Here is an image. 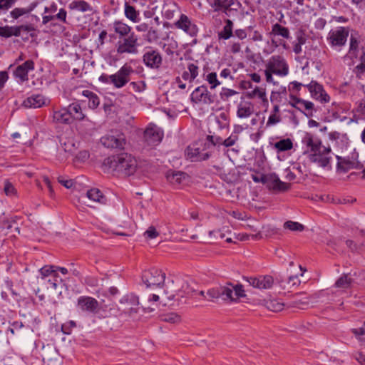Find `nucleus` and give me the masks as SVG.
<instances>
[{
	"label": "nucleus",
	"instance_id": "obj_30",
	"mask_svg": "<svg viewBox=\"0 0 365 365\" xmlns=\"http://www.w3.org/2000/svg\"><path fill=\"white\" fill-rule=\"evenodd\" d=\"M36 7V4H31L28 7H16L10 11V16L13 19H18L24 15L30 14Z\"/></svg>",
	"mask_w": 365,
	"mask_h": 365
},
{
	"label": "nucleus",
	"instance_id": "obj_33",
	"mask_svg": "<svg viewBox=\"0 0 365 365\" xmlns=\"http://www.w3.org/2000/svg\"><path fill=\"white\" fill-rule=\"evenodd\" d=\"M82 95L88 99V107L91 109L96 108L100 104V98L95 93L85 90L82 92Z\"/></svg>",
	"mask_w": 365,
	"mask_h": 365
},
{
	"label": "nucleus",
	"instance_id": "obj_55",
	"mask_svg": "<svg viewBox=\"0 0 365 365\" xmlns=\"http://www.w3.org/2000/svg\"><path fill=\"white\" fill-rule=\"evenodd\" d=\"M161 319L170 323H177L180 320V317L175 313H169L162 316Z\"/></svg>",
	"mask_w": 365,
	"mask_h": 365
},
{
	"label": "nucleus",
	"instance_id": "obj_51",
	"mask_svg": "<svg viewBox=\"0 0 365 365\" xmlns=\"http://www.w3.org/2000/svg\"><path fill=\"white\" fill-rule=\"evenodd\" d=\"M53 18V21L55 20L58 21L63 24H67V11L61 8L59 9L58 12L55 15H51Z\"/></svg>",
	"mask_w": 365,
	"mask_h": 365
},
{
	"label": "nucleus",
	"instance_id": "obj_29",
	"mask_svg": "<svg viewBox=\"0 0 365 365\" xmlns=\"http://www.w3.org/2000/svg\"><path fill=\"white\" fill-rule=\"evenodd\" d=\"M70 116L71 118V120L75 119L78 120H81L84 119L85 115L82 112L81 107L79 104L76 103H73L70 104L67 107Z\"/></svg>",
	"mask_w": 365,
	"mask_h": 365
},
{
	"label": "nucleus",
	"instance_id": "obj_8",
	"mask_svg": "<svg viewBox=\"0 0 365 365\" xmlns=\"http://www.w3.org/2000/svg\"><path fill=\"white\" fill-rule=\"evenodd\" d=\"M142 61L147 68L158 70L163 64V56L158 49L147 47L143 54Z\"/></svg>",
	"mask_w": 365,
	"mask_h": 365
},
{
	"label": "nucleus",
	"instance_id": "obj_46",
	"mask_svg": "<svg viewBox=\"0 0 365 365\" xmlns=\"http://www.w3.org/2000/svg\"><path fill=\"white\" fill-rule=\"evenodd\" d=\"M43 281L45 284H48L47 288H51L53 290H56L59 283L63 282V279L59 277L58 274H56V277H48L46 280Z\"/></svg>",
	"mask_w": 365,
	"mask_h": 365
},
{
	"label": "nucleus",
	"instance_id": "obj_7",
	"mask_svg": "<svg viewBox=\"0 0 365 365\" xmlns=\"http://www.w3.org/2000/svg\"><path fill=\"white\" fill-rule=\"evenodd\" d=\"M138 38L132 32L128 36L120 39L116 45V52L119 55L137 54L138 53Z\"/></svg>",
	"mask_w": 365,
	"mask_h": 365
},
{
	"label": "nucleus",
	"instance_id": "obj_59",
	"mask_svg": "<svg viewBox=\"0 0 365 365\" xmlns=\"http://www.w3.org/2000/svg\"><path fill=\"white\" fill-rule=\"evenodd\" d=\"M187 71L190 76L195 80L198 76L199 68L195 63H190L187 65Z\"/></svg>",
	"mask_w": 365,
	"mask_h": 365
},
{
	"label": "nucleus",
	"instance_id": "obj_43",
	"mask_svg": "<svg viewBox=\"0 0 365 365\" xmlns=\"http://www.w3.org/2000/svg\"><path fill=\"white\" fill-rule=\"evenodd\" d=\"M192 284H193L192 282L190 283L187 280H185L182 284L180 289L178 291V294L182 297L192 295L195 291Z\"/></svg>",
	"mask_w": 365,
	"mask_h": 365
},
{
	"label": "nucleus",
	"instance_id": "obj_3",
	"mask_svg": "<svg viewBox=\"0 0 365 365\" xmlns=\"http://www.w3.org/2000/svg\"><path fill=\"white\" fill-rule=\"evenodd\" d=\"M207 294L211 299L221 298L225 301H237L245 295L242 285L232 283H227L225 285L210 289L207 291Z\"/></svg>",
	"mask_w": 365,
	"mask_h": 365
},
{
	"label": "nucleus",
	"instance_id": "obj_18",
	"mask_svg": "<svg viewBox=\"0 0 365 365\" xmlns=\"http://www.w3.org/2000/svg\"><path fill=\"white\" fill-rule=\"evenodd\" d=\"M33 30L30 25H20L15 26H0V36L9 38L11 36H20L22 31L29 32Z\"/></svg>",
	"mask_w": 365,
	"mask_h": 365
},
{
	"label": "nucleus",
	"instance_id": "obj_32",
	"mask_svg": "<svg viewBox=\"0 0 365 365\" xmlns=\"http://www.w3.org/2000/svg\"><path fill=\"white\" fill-rule=\"evenodd\" d=\"M225 26L222 31L218 33L219 38L229 39L233 35V22L230 19H226L225 21Z\"/></svg>",
	"mask_w": 365,
	"mask_h": 365
},
{
	"label": "nucleus",
	"instance_id": "obj_15",
	"mask_svg": "<svg viewBox=\"0 0 365 365\" xmlns=\"http://www.w3.org/2000/svg\"><path fill=\"white\" fill-rule=\"evenodd\" d=\"M311 96L319 101L322 103H327L330 100V97L325 92L322 85L319 84L317 81H312L309 84H306Z\"/></svg>",
	"mask_w": 365,
	"mask_h": 365
},
{
	"label": "nucleus",
	"instance_id": "obj_20",
	"mask_svg": "<svg viewBox=\"0 0 365 365\" xmlns=\"http://www.w3.org/2000/svg\"><path fill=\"white\" fill-rule=\"evenodd\" d=\"M264 184L269 188L274 190L285 191L289 188V185L282 182L274 173L266 175Z\"/></svg>",
	"mask_w": 365,
	"mask_h": 365
},
{
	"label": "nucleus",
	"instance_id": "obj_50",
	"mask_svg": "<svg viewBox=\"0 0 365 365\" xmlns=\"http://www.w3.org/2000/svg\"><path fill=\"white\" fill-rule=\"evenodd\" d=\"M284 227L285 229H288L291 231H303L304 229V226L302 224H300L297 222H293V221H287L284 224Z\"/></svg>",
	"mask_w": 365,
	"mask_h": 365
},
{
	"label": "nucleus",
	"instance_id": "obj_6",
	"mask_svg": "<svg viewBox=\"0 0 365 365\" xmlns=\"http://www.w3.org/2000/svg\"><path fill=\"white\" fill-rule=\"evenodd\" d=\"M349 34L348 27L339 26L329 32L327 41L332 49L339 51L346 45Z\"/></svg>",
	"mask_w": 365,
	"mask_h": 365
},
{
	"label": "nucleus",
	"instance_id": "obj_61",
	"mask_svg": "<svg viewBox=\"0 0 365 365\" xmlns=\"http://www.w3.org/2000/svg\"><path fill=\"white\" fill-rule=\"evenodd\" d=\"M281 121L279 114L271 113L267 122V126L275 125Z\"/></svg>",
	"mask_w": 365,
	"mask_h": 365
},
{
	"label": "nucleus",
	"instance_id": "obj_52",
	"mask_svg": "<svg viewBox=\"0 0 365 365\" xmlns=\"http://www.w3.org/2000/svg\"><path fill=\"white\" fill-rule=\"evenodd\" d=\"M237 93H238L235 90L227 88H222V91L220 93V98L223 101H228V99L230 97H232Z\"/></svg>",
	"mask_w": 365,
	"mask_h": 365
},
{
	"label": "nucleus",
	"instance_id": "obj_54",
	"mask_svg": "<svg viewBox=\"0 0 365 365\" xmlns=\"http://www.w3.org/2000/svg\"><path fill=\"white\" fill-rule=\"evenodd\" d=\"M4 191L7 196H14L16 193V190L9 181L4 182Z\"/></svg>",
	"mask_w": 365,
	"mask_h": 365
},
{
	"label": "nucleus",
	"instance_id": "obj_42",
	"mask_svg": "<svg viewBox=\"0 0 365 365\" xmlns=\"http://www.w3.org/2000/svg\"><path fill=\"white\" fill-rule=\"evenodd\" d=\"M337 158V168L343 170L344 172L347 171L348 170L354 168V163L350 161L349 160L340 157L339 155L336 156Z\"/></svg>",
	"mask_w": 365,
	"mask_h": 365
},
{
	"label": "nucleus",
	"instance_id": "obj_11",
	"mask_svg": "<svg viewBox=\"0 0 365 365\" xmlns=\"http://www.w3.org/2000/svg\"><path fill=\"white\" fill-rule=\"evenodd\" d=\"M101 142L103 146L108 148L122 149L125 144V138L123 133L118 131H111L103 136L101 138Z\"/></svg>",
	"mask_w": 365,
	"mask_h": 365
},
{
	"label": "nucleus",
	"instance_id": "obj_31",
	"mask_svg": "<svg viewBox=\"0 0 365 365\" xmlns=\"http://www.w3.org/2000/svg\"><path fill=\"white\" fill-rule=\"evenodd\" d=\"M185 177L186 174L180 171L169 170L166 173L167 180L173 185L180 184Z\"/></svg>",
	"mask_w": 365,
	"mask_h": 365
},
{
	"label": "nucleus",
	"instance_id": "obj_10",
	"mask_svg": "<svg viewBox=\"0 0 365 365\" xmlns=\"http://www.w3.org/2000/svg\"><path fill=\"white\" fill-rule=\"evenodd\" d=\"M165 274L155 268L145 271L142 279L147 287H158L164 284Z\"/></svg>",
	"mask_w": 365,
	"mask_h": 365
},
{
	"label": "nucleus",
	"instance_id": "obj_36",
	"mask_svg": "<svg viewBox=\"0 0 365 365\" xmlns=\"http://www.w3.org/2000/svg\"><path fill=\"white\" fill-rule=\"evenodd\" d=\"M69 8L81 12L91 11L92 10L90 4L83 0L72 1L69 4Z\"/></svg>",
	"mask_w": 365,
	"mask_h": 365
},
{
	"label": "nucleus",
	"instance_id": "obj_28",
	"mask_svg": "<svg viewBox=\"0 0 365 365\" xmlns=\"http://www.w3.org/2000/svg\"><path fill=\"white\" fill-rule=\"evenodd\" d=\"M113 30L120 36L126 37L131 33L132 28L121 21H115L113 23Z\"/></svg>",
	"mask_w": 365,
	"mask_h": 365
},
{
	"label": "nucleus",
	"instance_id": "obj_4",
	"mask_svg": "<svg viewBox=\"0 0 365 365\" xmlns=\"http://www.w3.org/2000/svg\"><path fill=\"white\" fill-rule=\"evenodd\" d=\"M288 73L289 66L282 56L274 55L267 60L264 70L267 83H274L273 74L279 76H286Z\"/></svg>",
	"mask_w": 365,
	"mask_h": 365
},
{
	"label": "nucleus",
	"instance_id": "obj_39",
	"mask_svg": "<svg viewBox=\"0 0 365 365\" xmlns=\"http://www.w3.org/2000/svg\"><path fill=\"white\" fill-rule=\"evenodd\" d=\"M300 283L301 281L299 280L297 275L290 276L287 281H279V285L284 289H291L292 287H297L300 284Z\"/></svg>",
	"mask_w": 365,
	"mask_h": 365
},
{
	"label": "nucleus",
	"instance_id": "obj_9",
	"mask_svg": "<svg viewBox=\"0 0 365 365\" xmlns=\"http://www.w3.org/2000/svg\"><path fill=\"white\" fill-rule=\"evenodd\" d=\"M191 100L195 103L211 105L216 101L217 96L209 91L206 86H200L191 93Z\"/></svg>",
	"mask_w": 365,
	"mask_h": 365
},
{
	"label": "nucleus",
	"instance_id": "obj_24",
	"mask_svg": "<svg viewBox=\"0 0 365 365\" xmlns=\"http://www.w3.org/2000/svg\"><path fill=\"white\" fill-rule=\"evenodd\" d=\"M46 104V98L41 94H36L26 98L22 103V106L26 108H38Z\"/></svg>",
	"mask_w": 365,
	"mask_h": 365
},
{
	"label": "nucleus",
	"instance_id": "obj_1",
	"mask_svg": "<svg viewBox=\"0 0 365 365\" xmlns=\"http://www.w3.org/2000/svg\"><path fill=\"white\" fill-rule=\"evenodd\" d=\"M304 154L307 155L309 160L317 163L322 168L330 167L331 150L322 144L321 140L309 133H305L302 139Z\"/></svg>",
	"mask_w": 365,
	"mask_h": 365
},
{
	"label": "nucleus",
	"instance_id": "obj_58",
	"mask_svg": "<svg viewBox=\"0 0 365 365\" xmlns=\"http://www.w3.org/2000/svg\"><path fill=\"white\" fill-rule=\"evenodd\" d=\"M207 4L215 11H220V7L225 3L226 0H206Z\"/></svg>",
	"mask_w": 365,
	"mask_h": 365
},
{
	"label": "nucleus",
	"instance_id": "obj_44",
	"mask_svg": "<svg viewBox=\"0 0 365 365\" xmlns=\"http://www.w3.org/2000/svg\"><path fill=\"white\" fill-rule=\"evenodd\" d=\"M272 34L274 35L281 36L284 38H289V31L287 28L282 26L279 24H274L272 26Z\"/></svg>",
	"mask_w": 365,
	"mask_h": 365
},
{
	"label": "nucleus",
	"instance_id": "obj_25",
	"mask_svg": "<svg viewBox=\"0 0 365 365\" xmlns=\"http://www.w3.org/2000/svg\"><path fill=\"white\" fill-rule=\"evenodd\" d=\"M86 197L91 201L102 205L107 203V198L98 188H91L86 192Z\"/></svg>",
	"mask_w": 365,
	"mask_h": 365
},
{
	"label": "nucleus",
	"instance_id": "obj_37",
	"mask_svg": "<svg viewBox=\"0 0 365 365\" xmlns=\"http://www.w3.org/2000/svg\"><path fill=\"white\" fill-rule=\"evenodd\" d=\"M120 303L123 306V308L130 307L131 306L138 307L139 305V299L135 294H129L123 297L120 300Z\"/></svg>",
	"mask_w": 365,
	"mask_h": 365
},
{
	"label": "nucleus",
	"instance_id": "obj_19",
	"mask_svg": "<svg viewBox=\"0 0 365 365\" xmlns=\"http://www.w3.org/2000/svg\"><path fill=\"white\" fill-rule=\"evenodd\" d=\"M247 281L253 287L259 289H270L274 284L273 277L270 275L259 276L257 277H249L247 279Z\"/></svg>",
	"mask_w": 365,
	"mask_h": 365
},
{
	"label": "nucleus",
	"instance_id": "obj_56",
	"mask_svg": "<svg viewBox=\"0 0 365 365\" xmlns=\"http://www.w3.org/2000/svg\"><path fill=\"white\" fill-rule=\"evenodd\" d=\"M217 121L220 125L221 128H225L229 124V116L225 112H222L217 117Z\"/></svg>",
	"mask_w": 365,
	"mask_h": 365
},
{
	"label": "nucleus",
	"instance_id": "obj_13",
	"mask_svg": "<svg viewBox=\"0 0 365 365\" xmlns=\"http://www.w3.org/2000/svg\"><path fill=\"white\" fill-rule=\"evenodd\" d=\"M185 156L192 162L202 161L208 159L210 156L209 151L204 148L197 146V144L189 145L185 150Z\"/></svg>",
	"mask_w": 365,
	"mask_h": 365
},
{
	"label": "nucleus",
	"instance_id": "obj_27",
	"mask_svg": "<svg viewBox=\"0 0 365 365\" xmlns=\"http://www.w3.org/2000/svg\"><path fill=\"white\" fill-rule=\"evenodd\" d=\"M53 118L55 122L60 123L69 124L72 121L67 108H63L59 110L54 111Z\"/></svg>",
	"mask_w": 365,
	"mask_h": 365
},
{
	"label": "nucleus",
	"instance_id": "obj_53",
	"mask_svg": "<svg viewBox=\"0 0 365 365\" xmlns=\"http://www.w3.org/2000/svg\"><path fill=\"white\" fill-rule=\"evenodd\" d=\"M252 96L257 97L261 99L264 103H267L268 101L266 97V93L264 89L257 87L252 91Z\"/></svg>",
	"mask_w": 365,
	"mask_h": 365
},
{
	"label": "nucleus",
	"instance_id": "obj_16",
	"mask_svg": "<svg viewBox=\"0 0 365 365\" xmlns=\"http://www.w3.org/2000/svg\"><path fill=\"white\" fill-rule=\"evenodd\" d=\"M176 28L182 30L191 36H196L198 29L190 18L185 14H181L179 19L175 23Z\"/></svg>",
	"mask_w": 365,
	"mask_h": 365
},
{
	"label": "nucleus",
	"instance_id": "obj_22",
	"mask_svg": "<svg viewBox=\"0 0 365 365\" xmlns=\"http://www.w3.org/2000/svg\"><path fill=\"white\" fill-rule=\"evenodd\" d=\"M34 69V63L31 60H28L23 64L19 66L14 72L16 78L20 79L21 82L28 81V73Z\"/></svg>",
	"mask_w": 365,
	"mask_h": 365
},
{
	"label": "nucleus",
	"instance_id": "obj_64",
	"mask_svg": "<svg viewBox=\"0 0 365 365\" xmlns=\"http://www.w3.org/2000/svg\"><path fill=\"white\" fill-rule=\"evenodd\" d=\"M360 63L356 66V68L360 69L361 71L365 70V51L363 50L359 53V56Z\"/></svg>",
	"mask_w": 365,
	"mask_h": 365
},
{
	"label": "nucleus",
	"instance_id": "obj_17",
	"mask_svg": "<svg viewBox=\"0 0 365 365\" xmlns=\"http://www.w3.org/2000/svg\"><path fill=\"white\" fill-rule=\"evenodd\" d=\"M364 47L361 43V36L356 32L351 33L349 39V48L347 56L351 59L357 58Z\"/></svg>",
	"mask_w": 365,
	"mask_h": 365
},
{
	"label": "nucleus",
	"instance_id": "obj_49",
	"mask_svg": "<svg viewBox=\"0 0 365 365\" xmlns=\"http://www.w3.org/2000/svg\"><path fill=\"white\" fill-rule=\"evenodd\" d=\"M354 116L359 119H365V99L359 102L354 110Z\"/></svg>",
	"mask_w": 365,
	"mask_h": 365
},
{
	"label": "nucleus",
	"instance_id": "obj_14",
	"mask_svg": "<svg viewBox=\"0 0 365 365\" xmlns=\"http://www.w3.org/2000/svg\"><path fill=\"white\" fill-rule=\"evenodd\" d=\"M163 137L161 130L155 125H150L144 132V140L150 146L158 145Z\"/></svg>",
	"mask_w": 365,
	"mask_h": 365
},
{
	"label": "nucleus",
	"instance_id": "obj_2",
	"mask_svg": "<svg viewBox=\"0 0 365 365\" xmlns=\"http://www.w3.org/2000/svg\"><path fill=\"white\" fill-rule=\"evenodd\" d=\"M103 165L109 172L115 173L118 175L130 176L137 170V160L127 153H120L107 158L103 161Z\"/></svg>",
	"mask_w": 365,
	"mask_h": 365
},
{
	"label": "nucleus",
	"instance_id": "obj_34",
	"mask_svg": "<svg viewBox=\"0 0 365 365\" xmlns=\"http://www.w3.org/2000/svg\"><path fill=\"white\" fill-rule=\"evenodd\" d=\"M307 38L303 33L299 32L297 34L296 40L292 42L293 51L296 54H299L302 53V45L305 44Z\"/></svg>",
	"mask_w": 365,
	"mask_h": 365
},
{
	"label": "nucleus",
	"instance_id": "obj_38",
	"mask_svg": "<svg viewBox=\"0 0 365 365\" xmlns=\"http://www.w3.org/2000/svg\"><path fill=\"white\" fill-rule=\"evenodd\" d=\"M41 280H46L47 278L51 277H56V266L54 265H45L39 269Z\"/></svg>",
	"mask_w": 365,
	"mask_h": 365
},
{
	"label": "nucleus",
	"instance_id": "obj_26",
	"mask_svg": "<svg viewBox=\"0 0 365 365\" xmlns=\"http://www.w3.org/2000/svg\"><path fill=\"white\" fill-rule=\"evenodd\" d=\"M124 14L133 23H138L140 21V11L128 2L124 4Z\"/></svg>",
	"mask_w": 365,
	"mask_h": 365
},
{
	"label": "nucleus",
	"instance_id": "obj_21",
	"mask_svg": "<svg viewBox=\"0 0 365 365\" xmlns=\"http://www.w3.org/2000/svg\"><path fill=\"white\" fill-rule=\"evenodd\" d=\"M241 7L242 4L238 0H226L220 7V11H222L225 16L231 17L237 15Z\"/></svg>",
	"mask_w": 365,
	"mask_h": 365
},
{
	"label": "nucleus",
	"instance_id": "obj_63",
	"mask_svg": "<svg viewBox=\"0 0 365 365\" xmlns=\"http://www.w3.org/2000/svg\"><path fill=\"white\" fill-rule=\"evenodd\" d=\"M138 309H139V305L138 307L131 306L130 307H124L123 312L125 314H128L130 317H133L135 314L138 313Z\"/></svg>",
	"mask_w": 365,
	"mask_h": 365
},
{
	"label": "nucleus",
	"instance_id": "obj_47",
	"mask_svg": "<svg viewBox=\"0 0 365 365\" xmlns=\"http://www.w3.org/2000/svg\"><path fill=\"white\" fill-rule=\"evenodd\" d=\"M159 39V35L157 29L150 27L148 31L147 34L145 36V40L148 43H154L156 42Z\"/></svg>",
	"mask_w": 365,
	"mask_h": 365
},
{
	"label": "nucleus",
	"instance_id": "obj_23",
	"mask_svg": "<svg viewBox=\"0 0 365 365\" xmlns=\"http://www.w3.org/2000/svg\"><path fill=\"white\" fill-rule=\"evenodd\" d=\"M255 112L254 104L248 101H241L237 106V116L240 118H248Z\"/></svg>",
	"mask_w": 365,
	"mask_h": 365
},
{
	"label": "nucleus",
	"instance_id": "obj_35",
	"mask_svg": "<svg viewBox=\"0 0 365 365\" xmlns=\"http://www.w3.org/2000/svg\"><path fill=\"white\" fill-rule=\"evenodd\" d=\"M274 148L278 153L291 150L293 148V143L289 138L282 139L274 144Z\"/></svg>",
	"mask_w": 365,
	"mask_h": 365
},
{
	"label": "nucleus",
	"instance_id": "obj_12",
	"mask_svg": "<svg viewBox=\"0 0 365 365\" xmlns=\"http://www.w3.org/2000/svg\"><path fill=\"white\" fill-rule=\"evenodd\" d=\"M77 307L83 312L96 314L99 311V303L91 297L81 296L77 300Z\"/></svg>",
	"mask_w": 365,
	"mask_h": 365
},
{
	"label": "nucleus",
	"instance_id": "obj_41",
	"mask_svg": "<svg viewBox=\"0 0 365 365\" xmlns=\"http://www.w3.org/2000/svg\"><path fill=\"white\" fill-rule=\"evenodd\" d=\"M297 110L303 112L306 116L312 117L313 115L314 104L308 101L302 100V103L297 107Z\"/></svg>",
	"mask_w": 365,
	"mask_h": 365
},
{
	"label": "nucleus",
	"instance_id": "obj_60",
	"mask_svg": "<svg viewBox=\"0 0 365 365\" xmlns=\"http://www.w3.org/2000/svg\"><path fill=\"white\" fill-rule=\"evenodd\" d=\"M351 332L355 335V336L361 343L365 342V339L361 337L362 336H365V329L364 328L352 329Z\"/></svg>",
	"mask_w": 365,
	"mask_h": 365
},
{
	"label": "nucleus",
	"instance_id": "obj_40",
	"mask_svg": "<svg viewBox=\"0 0 365 365\" xmlns=\"http://www.w3.org/2000/svg\"><path fill=\"white\" fill-rule=\"evenodd\" d=\"M178 42L173 38L168 39V42L163 43L162 48L168 56H173L178 49Z\"/></svg>",
	"mask_w": 365,
	"mask_h": 365
},
{
	"label": "nucleus",
	"instance_id": "obj_5",
	"mask_svg": "<svg viewBox=\"0 0 365 365\" xmlns=\"http://www.w3.org/2000/svg\"><path fill=\"white\" fill-rule=\"evenodd\" d=\"M133 73L132 67L125 64L114 74L102 73L98 80L106 84H112L115 88H121L130 81V76Z\"/></svg>",
	"mask_w": 365,
	"mask_h": 365
},
{
	"label": "nucleus",
	"instance_id": "obj_62",
	"mask_svg": "<svg viewBox=\"0 0 365 365\" xmlns=\"http://www.w3.org/2000/svg\"><path fill=\"white\" fill-rule=\"evenodd\" d=\"M238 140L237 135L232 134L230 137L223 140V145L225 147H231L235 144Z\"/></svg>",
	"mask_w": 365,
	"mask_h": 365
},
{
	"label": "nucleus",
	"instance_id": "obj_57",
	"mask_svg": "<svg viewBox=\"0 0 365 365\" xmlns=\"http://www.w3.org/2000/svg\"><path fill=\"white\" fill-rule=\"evenodd\" d=\"M312 297H309V296H304V297H302V299H296L293 304H294V307H299L301 309H304L305 306H307L309 305V301H310V299Z\"/></svg>",
	"mask_w": 365,
	"mask_h": 365
},
{
	"label": "nucleus",
	"instance_id": "obj_45",
	"mask_svg": "<svg viewBox=\"0 0 365 365\" xmlns=\"http://www.w3.org/2000/svg\"><path fill=\"white\" fill-rule=\"evenodd\" d=\"M353 282V279L349 277L347 274H344L338 279L336 282L335 285L336 287L347 289Z\"/></svg>",
	"mask_w": 365,
	"mask_h": 365
},
{
	"label": "nucleus",
	"instance_id": "obj_48",
	"mask_svg": "<svg viewBox=\"0 0 365 365\" xmlns=\"http://www.w3.org/2000/svg\"><path fill=\"white\" fill-rule=\"evenodd\" d=\"M205 80L210 85V89H215L217 86L221 84L220 81L217 79V73L215 72L208 73L205 77Z\"/></svg>",
	"mask_w": 365,
	"mask_h": 365
}]
</instances>
